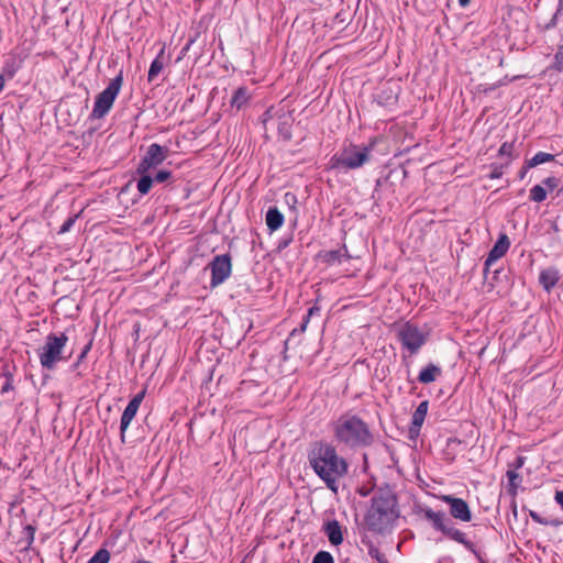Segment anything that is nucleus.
Here are the masks:
<instances>
[{
  "label": "nucleus",
  "mask_w": 563,
  "mask_h": 563,
  "mask_svg": "<svg viewBox=\"0 0 563 563\" xmlns=\"http://www.w3.org/2000/svg\"><path fill=\"white\" fill-rule=\"evenodd\" d=\"M308 461L313 472L332 492L338 490V479L347 473V463L336 449L325 442H316L308 452Z\"/></svg>",
  "instance_id": "obj_1"
},
{
  "label": "nucleus",
  "mask_w": 563,
  "mask_h": 563,
  "mask_svg": "<svg viewBox=\"0 0 563 563\" xmlns=\"http://www.w3.org/2000/svg\"><path fill=\"white\" fill-rule=\"evenodd\" d=\"M333 435L339 444L356 449L373 443L368 424L356 415L344 413L333 422Z\"/></svg>",
  "instance_id": "obj_2"
},
{
  "label": "nucleus",
  "mask_w": 563,
  "mask_h": 563,
  "mask_svg": "<svg viewBox=\"0 0 563 563\" xmlns=\"http://www.w3.org/2000/svg\"><path fill=\"white\" fill-rule=\"evenodd\" d=\"M398 518L397 500L387 492L375 494L371 499V506L364 517L367 530L374 533H384L391 528Z\"/></svg>",
  "instance_id": "obj_3"
},
{
  "label": "nucleus",
  "mask_w": 563,
  "mask_h": 563,
  "mask_svg": "<svg viewBox=\"0 0 563 563\" xmlns=\"http://www.w3.org/2000/svg\"><path fill=\"white\" fill-rule=\"evenodd\" d=\"M375 144L376 140H372L368 146L355 144L344 146L330 158L329 169L349 170L362 167L368 162Z\"/></svg>",
  "instance_id": "obj_4"
},
{
  "label": "nucleus",
  "mask_w": 563,
  "mask_h": 563,
  "mask_svg": "<svg viewBox=\"0 0 563 563\" xmlns=\"http://www.w3.org/2000/svg\"><path fill=\"white\" fill-rule=\"evenodd\" d=\"M67 342L68 336L65 333H49L44 344L37 349L41 366L52 371L59 362L67 361L70 356V354L65 355Z\"/></svg>",
  "instance_id": "obj_5"
},
{
  "label": "nucleus",
  "mask_w": 563,
  "mask_h": 563,
  "mask_svg": "<svg viewBox=\"0 0 563 563\" xmlns=\"http://www.w3.org/2000/svg\"><path fill=\"white\" fill-rule=\"evenodd\" d=\"M396 334L402 349L416 354L428 341L429 330L407 321L397 328Z\"/></svg>",
  "instance_id": "obj_6"
},
{
  "label": "nucleus",
  "mask_w": 563,
  "mask_h": 563,
  "mask_svg": "<svg viewBox=\"0 0 563 563\" xmlns=\"http://www.w3.org/2000/svg\"><path fill=\"white\" fill-rule=\"evenodd\" d=\"M122 82L123 76L122 73H120L118 76L111 79L104 90L97 95L91 112V117L93 119H101L110 111L121 90Z\"/></svg>",
  "instance_id": "obj_7"
},
{
  "label": "nucleus",
  "mask_w": 563,
  "mask_h": 563,
  "mask_svg": "<svg viewBox=\"0 0 563 563\" xmlns=\"http://www.w3.org/2000/svg\"><path fill=\"white\" fill-rule=\"evenodd\" d=\"M168 155V148L157 143H153L147 147L146 154L141 159L136 173L147 174L151 169L161 165Z\"/></svg>",
  "instance_id": "obj_8"
},
{
  "label": "nucleus",
  "mask_w": 563,
  "mask_h": 563,
  "mask_svg": "<svg viewBox=\"0 0 563 563\" xmlns=\"http://www.w3.org/2000/svg\"><path fill=\"white\" fill-rule=\"evenodd\" d=\"M211 269V286L217 287L224 283V280L231 275V258L229 255H217L210 263Z\"/></svg>",
  "instance_id": "obj_9"
},
{
  "label": "nucleus",
  "mask_w": 563,
  "mask_h": 563,
  "mask_svg": "<svg viewBox=\"0 0 563 563\" xmlns=\"http://www.w3.org/2000/svg\"><path fill=\"white\" fill-rule=\"evenodd\" d=\"M145 390L136 394L128 404L125 409L123 410V413L121 416L120 421V433H121V442H125V432L131 424L132 420L136 416L139 408L144 399Z\"/></svg>",
  "instance_id": "obj_10"
},
{
  "label": "nucleus",
  "mask_w": 563,
  "mask_h": 563,
  "mask_svg": "<svg viewBox=\"0 0 563 563\" xmlns=\"http://www.w3.org/2000/svg\"><path fill=\"white\" fill-rule=\"evenodd\" d=\"M441 499L450 506V514L453 518L468 522L472 519V512L465 500L451 495H443Z\"/></svg>",
  "instance_id": "obj_11"
},
{
  "label": "nucleus",
  "mask_w": 563,
  "mask_h": 563,
  "mask_svg": "<svg viewBox=\"0 0 563 563\" xmlns=\"http://www.w3.org/2000/svg\"><path fill=\"white\" fill-rule=\"evenodd\" d=\"M510 247V240L506 233H500L498 240L489 251L486 260L485 267L488 269L494 263L504 257Z\"/></svg>",
  "instance_id": "obj_12"
},
{
  "label": "nucleus",
  "mask_w": 563,
  "mask_h": 563,
  "mask_svg": "<svg viewBox=\"0 0 563 563\" xmlns=\"http://www.w3.org/2000/svg\"><path fill=\"white\" fill-rule=\"evenodd\" d=\"M25 56L22 53L11 52L8 54L3 64V74L9 79H12L15 74L22 68Z\"/></svg>",
  "instance_id": "obj_13"
},
{
  "label": "nucleus",
  "mask_w": 563,
  "mask_h": 563,
  "mask_svg": "<svg viewBox=\"0 0 563 563\" xmlns=\"http://www.w3.org/2000/svg\"><path fill=\"white\" fill-rule=\"evenodd\" d=\"M423 516L427 520H429L433 528L441 531L442 533L446 529L450 523V519L442 511H434L431 508H427L423 510Z\"/></svg>",
  "instance_id": "obj_14"
},
{
  "label": "nucleus",
  "mask_w": 563,
  "mask_h": 563,
  "mask_svg": "<svg viewBox=\"0 0 563 563\" xmlns=\"http://www.w3.org/2000/svg\"><path fill=\"white\" fill-rule=\"evenodd\" d=\"M323 531L332 545H340L343 542V532L338 520L327 521Z\"/></svg>",
  "instance_id": "obj_15"
},
{
  "label": "nucleus",
  "mask_w": 563,
  "mask_h": 563,
  "mask_svg": "<svg viewBox=\"0 0 563 563\" xmlns=\"http://www.w3.org/2000/svg\"><path fill=\"white\" fill-rule=\"evenodd\" d=\"M428 407H429V404L427 400H424V401H421L419 404V406L417 407V409L413 411L412 419H411V426H410V433H419V431L424 422V419H426V416L428 412Z\"/></svg>",
  "instance_id": "obj_16"
},
{
  "label": "nucleus",
  "mask_w": 563,
  "mask_h": 563,
  "mask_svg": "<svg viewBox=\"0 0 563 563\" xmlns=\"http://www.w3.org/2000/svg\"><path fill=\"white\" fill-rule=\"evenodd\" d=\"M265 221L269 231H277L284 224V214L276 207H271L266 212Z\"/></svg>",
  "instance_id": "obj_17"
},
{
  "label": "nucleus",
  "mask_w": 563,
  "mask_h": 563,
  "mask_svg": "<svg viewBox=\"0 0 563 563\" xmlns=\"http://www.w3.org/2000/svg\"><path fill=\"white\" fill-rule=\"evenodd\" d=\"M319 256L322 260V262H324L328 265L341 263L343 257L350 258V255L345 246H343V249L341 250L325 251L323 253H320Z\"/></svg>",
  "instance_id": "obj_18"
},
{
  "label": "nucleus",
  "mask_w": 563,
  "mask_h": 563,
  "mask_svg": "<svg viewBox=\"0 0 563 563\" xmlns=\"http://www.w3.org/2000/svg\"><path fill=\"white\" fill-rule=\"evenodd\" d=\"M559 272L555 268H547L540 273V284L547 291H550L559 282Z\"/></svg>",
  "instance_id": "obj_19"
},
{
  "label": "nucleus",
  "mask_w": 563,
  "mask_h": 563,
  "mask_svg": "<svg viewBox=\"0 0 563 563\" xmlns=\"http://www.w3.org/2000/svg\"><path fill=\"white\" fill-rule=\"evenodd\" d=\"M251 99V92L245 87L238 88L231 99V106L238 110L247 104Z\"/></svg>",
  "instance_id": "obj_20"
},
{
  "label": "nucleus",
  "mask_w": 563,
  "mask_h": 563,
  "mask_svg": "<svg viewBox=\"0 0 563 563\" xmlns=\"http://www.w3.org/2000/svg\"><path fill=\"white\" fill-rule=\"evenodd\" d=\"M441 374V368L434 364H429L419 373L418 379L422 384H430L434 382Z\"/></svg>",
  "instance_id": "obj_21"
},
{
  "label": "nucleus",
  "mask_w": 563,
  "mask_h": 563,
  "mask_svg": "<svg viewBox=\"0 0 563 563\" xmlns=\"http://www.w3.org/2000/svg\"><path fill=\"white\" fill-rule=\"evenodd\" d=\"M554 159V155L545 152H538L534 156L527 162V167L532 168L538 165L552 162Z\"/></svg>",
  "instance_id": "obj_22"
},
{
  "label": "nucleus",
  "mask_w": 563,
  "mask_h": 563,
  "mask_svg": "<svg viewBox=\"0 0 563 563\" xmlns=\"http://www.w3.org/2000/svg\"><path fill=\"white\" fill-rule=\"evenodd\" d=\"M141 178L137 180L136 188L137 191L144 196L150 192L152 185H153V178L147 174H140Z\"/></svg>",
  "instance_id": "obj_23"
},
{
  "label": "nucleus",
  "mask_w": 563,
  "mask_h": 563,
  "mask_svg": "<svg viewBox=\"0 0 563 563\" xmlns=\"http://www.w3.org/2000/svg\"><path fill=\"white\" fill-rule=\"evenodd\" d=\"M443 533L459 543L467 544L465 533L454 528L451 522L448 525Z\"/></svg>",
  "instance_id": "obj_24"
},
{
  "label": "nucleus",
  "mask_w": 563,
  "mask_h": 563,
  "mask_svg": "<svg viewBox=\"0 0 563 563\" xmlns=\"http://www.w3.org/2000/svg\"><path fill=\"white\" fill-rule=\"evenodd\" d=\"M164 65H163V62L159 59V56L156 57L152 63H151V66H150V69H148V74H147V79L148 81H154L155 78L159 75V73L162 71Z\"/></svg>",
  "instance_id": "obj_25"
},
{
  "label": "nucleus",
  "mask_w": 563,
  "mask_h": 563,
  "mask_svg": "<svg viewBox=\"0 0 563 563\" xmlns=\"http://www.w3.org/2000/svg\"><path fill=\"white\" fill-rule=\"evenodd\" d=\"M530 199L534 202H542L547 199V190L541 185H536L530 189Z\"/></svg>",
  "instance_id": "obj_26"
},
{
  "label": "nucleus",
  "mask_w": 563,
  "mask_h": 563,
  "mask_svg": "<svg viewBox=\"0 0 563 563\" xmlns=\"http://www.w3.org/2000/svg\"><path fill=\"white\" fill-rule=\"evenodd\" d=\"M507 478L509 484V492L512 495L517 494V488L521 482L519 474L516 471H507Z\"/></svg>",
  "instance_id": "obj_27"
},
{
  "label": "nucleus",
  "mask_w": 563,
  "mask_h": 563,
  "mask_svg": "<svg viewBox=\"0 0 563 563\" xmlns=\"http://www.w3.org/2000/svg\"><path fill=\"white\" fill-rule=\"evenodd\" d=\"M110 553L107 549H99L87 563H109Z\"/></svg>",
  "instance_id": "obj_28"
},
{
  "label": "nucleus",
  "mask_w": 563,
  "mask_h": 563,
  "mask_svg": "<svg viewBox=\"0 0 563 563\" xmlns=\"http://www.w3.org/2000/svg\"><path fill=\"white\" fill-rule=\"evenodd\" d=\"M312 563H334V560L330 552L319 551L313 556Z\"/></svg>",
  "instance_id": "obj_29"
},
{
  "label": "nucleus",
  "mask_w": 563,
  "mask_h": 563,
  "mask_svg": "<svg viewBox=\"0 0 563 563\" xmlns=\"http://www.w3.org/2000/svg\"><path fill=\"white\" fill-rule=\"evenodd\" d=\"M552 67L558 71H563V44L559 46L554 55Z\"/></svg>",
  "instance_id": "obj_30"
},
{
  "label": "nucleus",
  "mask_w": 563,
  "mask_h": 563,
  "mask_svg": "<svg viewBox=\"0 0 563 563\" xmlns=\"http://www.w3.org/2000/svg\"><path fill=\"white\" fill-rule=\"evenodd\" d=\"M368 554L372 559H375L379 563H388L385 554H383L377 548L371 547L368 549Z\"/></svg>",
  "instance_id": "obj_31"
},
{
  "label": "nucleus",
  "mask_w": 563,
  "mask_h": 563,
  "mask_svg": "<svg viewBox=\"0 0 563 563\" xmlns=\"http://www.w3.org/2000/svg\"><path fill=\"white\" fill-rule=\"evenodd\" d=\"M530 517L531 519L534 521V522H538L540 525H544V526H548V525H552V526H558L559 522L556 521H549L544 518H542L539 514H537L536 511H531L530 512Z\"/></svg>",
  "instance_id": "obj_32"
},
{
  "label": "nucleus",
  "mask_w": 563,
  "mask_h": 563,
  "mask_svg": "<svg viewBox=\"0 0 563 563\" xmlns=\"http://www.w3.org/2000/svg\"><path fill=\"white\" fill-rule=\"evenodd\" d=\"M559 183L560 181L556 177H548L542 181L541 186H543L545 188V190L547 189L553 190L559 186Z\"/></svg>",
  "instance_id": "obj_33"
},
{
  "label": "nucleus",
  "mask_w": 563,
  "mask_h": 563,
  "mask_svg": "<svg viewBox=\"0 0 563 563\" xmlns=\"http://www.w3.org/2000/svg\"><path fill=\"white\" fill-rule=\"evenodd\" d=\"M170 176H172V173L169 170L163 169V170H159L155 175V178L153 180L156 183H164V181L168 180L170 178Z\"/></svg>",
  "instance_id": "obj_34"
},
{
  "label": "nucleus",
  "mask_w": 563,
  "mask_h": 563,
  "mask_svg": "<svg viewBox=\"0 0 563 563\" xmlns=\"http://www.w3.org/2000/svg\"><path fill=\"white\" fill-rule=\"evenodd\" d=\"M512 153V144L504 143L499 148V154L501 156H510Z\"/></svg>",
  "instance_id": "obj_35"
},
{
  "label": "nucleus",
  "mask_w": 563,
  "mask_h": 563,
  "mask_svg": "<svg viewBox=\"0 0 563 563\" xmlns=\"http://www.w3.org/2000/svg\"><path fill=\"white\" fill-rule=\"evenodd\" d=\"M75 223V219L74 218H69L67 219L63 225L60 227L59 229V233H66L70 230V228L74 225Z\"/></svg>",
  "instance_id": "obj_36"
},
{
  "label": "nucleus",
  "mask_w": 563,
  "mask_h": 563,
  "mask_svg": "<svg viewBox=\"0 0 563 563\" xmlns=\"http://www.w3.org/2000/svg\"><path fill=\"white\" fill-rule=\"evenodd\" d=\"M554 500L563 509V490H560V492L555 493Z\"/></svg>",
  "instance_id": "obj_37"
},
{
  "label": "nucleus",
  "mask_w": 563,
  "mask_h": 563,
  "mask_svg": "<svg viewBox=\"0 0 563 563\" xmlns=\"http://www.w3.org/2000/svg\"><path fill=\"white\" fill-rule=\"evenodd\" d=\"M316 310H317V308H314V307H312V308H310V309H309L308 314H307V317L305 318L303 324H302V327H301V330H302V331H305V329H306V327H307V323L309 322V318H310V316H311L312 313H314V311H316Z\"/></svg>",
  "instance_id": "obj_38"
},
{
  "label": "nucleus",
  "mask_w": 563,
  "mask_h": 563,
  "mask_svg": "<svg viewBox=\"0 0 563 563\" xmlns=\"http://www.w3.org/2000/svg\"><path fill=\"white\" fill-rule=\"evenodd\" d=\"M5 84L4 75H0V92L3 90Z\"/></svg>",
  "instance_id": "obj_39"
},
{
  "label": "nucleus",
  "mask_w": 563,
  "mask_h": 563,
  "mask_svg": "<svg viewBox=\"0 0 563 563\" xmlns=\"http://www.w3.org/2000/svg\"><path fill=\"white\" fill-rule=\"evenodd\" d=\"M470 1L471 0H459V4L464 8V7L468 5Z\"/></svg>",
  "instance_id": "obj_40"
},
{
  "label": "nucleus",
  "mask_w": 563,
  "mask_h": 563,
  "mask_svg": "<svg viewBox=\"0 0 563 563\" xmlns=\"http://www.w3.org/2000/svg\"><path fill=\"white\" fill-rule=\"evenodd\" d=\"M523 464V459L522 457H519L518 459V462H517V467H521Z\"/></svg>",
  "instance_id": "obj_41"
},
{
  "label": "nucleus",
  "mask_w": 563,
  "mask_h": 563,
  "mask_svg": "<svg viewBox=\"0 0 563 563\" xmlns=\"http://www.w3.org/2000/svg\"><path fill=\"white\" fill-rule=\"evenodd\" d=\"M9 389H10V386L7 384V385H5V386H3V388H2V393L8 391Z\"/></svg>",
  "instance_id": "obj_42"
},
{
  "label": "nucleus",
  "mask_w": 563,
  "mask_h": 563,
  "mask_svg": "<svg viewBox=\"0 0 563 563\" xmlns=\"http://www.w3.org/2000/svg\"><path fill=\"white\" fill-rule=\"evenodd\" d=\"M134 563H151V562L150 561H145V560H139V561H136Z\"/></svg>",
  "instance_id": "obj_43"
},
{
  "label": "nucleus",
  "mask_w": 563,
  "mask_h": 563,
  "mask_svg": "<svg viewBox=\"0 0 563 563\" xmlns=\"http://www.w3.org/2000/svg\"><path fill=\"white\" fill-rule=\"evenodd\" d=\"M86 352H87V351H84V352L81 353V355H80L79 360H81V358H84V357H85Z\"/></svg>",
  "instance_id": "obj_44"
}]
</instances>
